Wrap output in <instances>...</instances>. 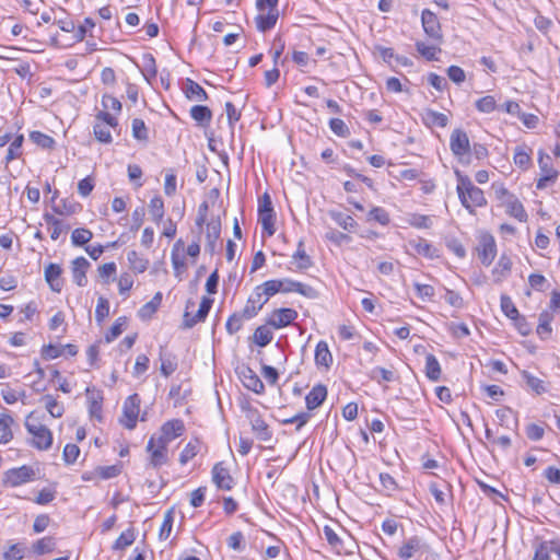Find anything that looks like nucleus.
<instances>
[{
    "instance_id": "nucleus-54",
    "label": "nucleus",
    "mask_w": 560,
    "mask_h": 560,
    "mask_svg": "<svg viewBox=\"0 0 560 560\" xmlns=\"http://www.w3.org/2000/svg\"><path fill=\"white\" fill-rule=\"evenodd\" d=\"M370 377L377 383L384 382H393L395 378V374L392 370H387L385 368L376 366L371 370Z\"/></svg>"
},
{
    "instance_id": "nucleus-29",
    "label": "nucleus",
    "mask_w": 560,
    "mask_h": 560,
    "mask_svg": "<svg viewBox=\"0 0 560 560\" xmlns=\"http://www.w3.org/2000/svg\"><path fill=\"white\" fill-rule=\"evenodd\" d=\"M505 206L510 215L517 219L520 222L527 221L528 215L522 202L515 196L510 197V200H505Z\"/></svg>"
},
{
    "instance_id": "nucleus-25",
    "label": "nucleus",
    "mask_w": 560,
    "mask_h": 560,
    "mask_svg": "<svg viewBox=\"0 0 560 560\" xmlns=\"http://www.w3.org/2000/svg\"><path fill=\"white\" fill-rule=\"evenodd\" d=\"M512 259L509 255L502 254L492 270V275L495 282L503 281L511 272Z\"/></svg>"
},
{
    "instance_id": "nucleus-14",
    "label": "nucleus",
    "mask_w": 560,
    "mask_h": 560,
    "mask_svg": "<svg viewBox=\"0 0 560 560\" xmlns=\"http://www.w3.org/2000/svg\"><path fill=\"white\" fill-rule=\"evenodd\" d=\"M268 302L267 298L262 294L260 289L256 287L253 293L248 296L246 304L243 308V316L245 319H250L257 315L262 306Z\"/></svg>"
},
{
    "instance_id": "nucleus-64",
    "label": "nucleus",
    "mask_w": 560,
    "mask_h": 560,
    "mask_svg": "<svg viewBox=\"0 0 560 560\" xmlns=\"http://www.w3.org/2000/svg\"><path fill=\"white\" fill-rule=\"evenodd\" d=\"M425 120L428 124H432L442 128L445 127L448 122V118L445 114L434 110H428L425 113Z\"/></svg>"
},
{
    "instance_id": "nucleus-63",
    "label": "nucleus",
    "mask_w": 560,
    "mask_h": 560,
    "mask_svg": "<svg viewBox=\"0 0 560 560\" xmlns=\"http://www.w3.org/2000/svg\"><path fill=\"white\" fill-rule=\"evenodd\" d=\"M132 136L137 140H141V141L148 140V128L142 119L135 118L132 120Z\"/></svg>"
},
{
    "instance_id": "nucleus-11",
    "label": "nucleus",
    "mask_w": 560,
    "mask_h": 560,
    "mask_svg": "<svg viewBox=\"0 0 560 560\" xmlns=\"http://www.w3.org/2000/svg\"><path fill=\"white\" fill-rule=\"evenodd\" d=\"M450 149L452 153L462 159L470 152V142L467 133L462 129H455L450 137Z\"/></svg>"
},
{
    "instance_id": "nucleus-13",
    "label": "nucleus",
    "mask_w": 560,
    "mask_h": 560,
    "mask_svg": "<svg viewBox=\"0 0 560 560\" xmlns=\"http://www.w3.org/2000/svg\"><path fill=\"white\" fill-rule=\"evenodd\" d=\"M298 318V312L293 308L281 307L272 311L267 324L276 329L287 327Z\"/></svg>"
},
{
    "instance_id": "nucleus-26",
    "label": "nucleus",
    "mask_w": 560,
    "mask_h": 560,
    "mask_svg": "<svg viewBox=\"0 0 560 560\" xmlns=\"http://www.w3.org/2000/svg\"><path fill=\"white\" fill-rule=\"evenodd\" d=\"M278 18H279L278 9L268 10V12L266 14L264 12H261L255 19L257 30L260 32H266L268 30H271L276 25Z\"/></svg>"
},
{
    "instance_id": "nucleus-27",
    "label": "nucleus",
    "mask_w": 560,
    "mask_h": 560,
    "mask_svg": "<svg viewBox=\"0 0 560 560\" xmlns=\"http://www.w3.org/2000/svg\"><path fill=\"white\" fill-rule=\"evenodd\" d=\"M161 373L168 377L177 369V359L173 353L166 352L164 347L160 348Z\"/></svg>"
},
{
    "instance_id": "nucleus-17",
    "label": "nucleus",
    "mask_w": 560,
    "mask_h": 560,
    "mask_svg": "<svg viewBox=\"0 0 560 560\" xmlns=\"http://www.w3.org/2000/svg\"><path fill=\"white\" fill-rule=\"evenodd\" d=\"M91 267L90 261L83 257H77L71 262L72 278L77 285L84 287L88 283L86 271Z\"/></svg>"
},
{
    "instance_id": "nucleus-55",
    "label": "nucleus",
    "mask_w": 560,
    "mask_h": 560,
    "mask_svg": "<svg viewBox=\"0 0 560 560\" xmlns=\"http://www.w3.org/2000/svg\"><path fill=\"white\" fill-rule=\"evenodd\" d=\"M257 287L269 301L271 296L280 293V279L267 280Z\"/></svg>"
},
{
    "instance_id": "nucleus-24",
    "label": "nucleus",
    "mask_w": 560,
    "mask_h": 560,
    "mask_svg": "<svg viewBox=\"0 0 560 560\" xmlns=\"http://www.w3.org/2000/svg\"><path fill=\"white\" fill-rule=\"evenodd\" d=\"M221 234V222L219 219H211L207 223V233H206V249L211 254L214 253L217 247V242L220 238Z\"/></svg>"
},
{
    "instance_id": "nucleus-36",
    "label": "nucleus",
    "mask_w": 560,
    "mask_h": 560,
    "mask_svg": "<svg viewBox=\"0 0 560 560\" xmlns=\"http://www.w3.org/2000/svg\"><path fill=\"white\" fill-rule=\"evenodd\" d=\"M162 302V294L161 292H158L151 301L145 303L140 307L138 311V315L142 319L151 318V316L158 311L159 306Z\"/></svg>"
},
{
    "instance_id": "nucleus-61",
    "label": "nucleus",
    "mask_w": 560,
    "mask_h": 560,
    "mask_svg": "<svg viewBox=\"0 0 560 560\" xmlns=\"http://www.w3.org/2000/svg\"><path fill=\"white\" fill-rule=\"evenodd\" d=\"M245 317L243 316V312L242 313H234V314H232L228 318L226 324H225L228 332L230 335H233V334L237 332L242 328L243 319Z\"/></svg>"
},
{
    "instance_id": "nucleus-33",
    "label": "nucleus",
    "mask_w": 560,
    "mask_h": 560,
    "mask_svg": "<svg viewBox=\"0 0 560 560\" xmlns=\"http://www.w3.org/2000/svg\"><path fill=\"white\" fill-rule=\"evenodd\" d=\"M24 142L23 135H16L11 141L8 148L7 155L4 158V162L8 165L15 159H19L22 155V144Z\"/></svg>"
},
{
    "instance_id": "nucleus-56",
    "label": "nucleus",
    "mask_w": 560,
    "mask_h": 560,
    "mask_svg": "<svg viewBox=\"0 0 560 560\" xmlns=\"http://www.w3.org/2000/svg\"><path fill=\"white\" fill-rule=\"evenodd\" d=\"M410 246L412 247V249L419 254V255H422L424 257H429V258H432L434 256L433 252V247L430 243H428L425 240H418V241H412L410 242Z\"/></svg>"
},
{
    "instance_id": "nucleus-28",
    "label": "nucleus",
    "mask_w": 560,
    "mask_h": 560,
    "mask_svg": "<svg viewBox=\"0 0 560 560\" xmlns=\"http://www.w3.org/2000/svg\"><path fill=\"white\" fill-rule=\"evenodd\" d=\"M161 431L165 436L171 439V441L179 438L185 432V424L180 419L168 420L161 427Z\"/></svg>"
},
{
    "instance_id": "nucleus-16",
    "label": "nucleus",
    "mask_w": 560,
    "mask_h": 560,
    "mask_svg": "<svg viewBox=\"0 0 560 560\" xmlns=\"http://www.w3.org/2000/svg\"><path fill=\"white\" fill-rule=\"evenodd\" d=\"M240 378L247 389L256 394H262L265 392L262 381L250 368L243 366L240 371Z\"/></svg>"
},
{
    "instance_id": "nucleus-41",
    "label": "nucleus",
    "mask_w": 560,
    "mask_h": 560,
    "mask_svg": "<svg viewBox=\"0 0 560 560\" xmlns=\"http://www.w3.org/2000/svg\"><path fill=\"white\" fill-rule=\"evenodd\" d=\"M149 213L156 224L162 221L164 217V201L160 196H155L150 200Z\"/></svg>"
},
{
    "instance_id": "nucleus-12",
    "label": "nucleus",
    "mask_w": 560,
    "mask_h": 560,
    "mask_svg": "<svg viewBox=\"0 0 560 560\" xmlns=\"http://www.w3.org/2000/svg\"><path fill=\"white\" fill-rule=\"evenodd\" d=\"M477 253L480 261L485 266H490L497 255V245L491 234H485L480 237Z\"/></svg>"
},
{
    "instance_id": "nucleus-53",
    "label": "nucleus",
    "mask_w": 560,
    "mask_h": 560,
    "mask_svg": "<svg viewBox=\"0 0 560 560\" xmlns=\"http://www.w3.org/2000/svg\"><path fill=\"white\" fill-rule=\"evenodd\" d=\"M368 221H375L381 225H387L390 221L388 212L381 207H373L369 214Z\"/></svg>"
},
{
    "instance_id": "nucleus-49",
    "label": "nucleus",
    "mask_w": 560,
    "mask_h": 560,
    "mask_svg": "<svg viewBox=\"0 0 560 560\" xmlns=\"http://www.w3.org/2000/svg\"><path fill=\"white\" fill-rule=\"evenodd\" d=\"M136 539L135 530L132 528H128L127 530L122 532L119 537L114 542L113 548L116 550H122L126 547L133 544Z\"/></svg>"
},
{
    "instance_id": "nucleus-21",
    "label": "nucleus",
    "mask_w": 560,
    "mask_h": 560,
    "mask_svg": "<svg viewBox=\"0 0 560 560\" xmlns=\"http://www.w3.org/2000/svg\"><path fill=\"white\" fill-rule=\"evenodd\" d=\"M327 397V388L323 384L315 385L305 397L306 408L314 410L318 408Z\"/></svg>"
},
{
    "instance_id": "nucleus-19",
    "label": "nucleus",
    "mask_w": 560,
    "mask_h": 560,
    "mask_svg": "<svg viewBox=\"0 0 560 560\" xmlns=\"http://www.w3.org/2000/svg\"><path fill=\"white\" fill-rule=\"evenodd\" d=\"M45 280L48 283L49 288L54 292H60L62 289V279L61 273L62 269L58 264L50 262L45 267Z\"/></svg>"
},
{
    "instance_id": "nucleus-5",
    "label": "nucleus",
    "mask_w": 560,
    "mask_h": 560,
    "mask_svg": "<svg viewBox=\"0 0 560 560\" xmlns=\"http://www.w3.org/2000/svg\"><path fill=\"white\" fill-rule=\"evenodd\" d=\"M538 165L540 170V178L538 179L537 189H544L549 182H555L559 175L558 171L553 168L552 158L544 150L538 151Z\"/></svg>"
},
{
    "instance_id": "nucleus-8",
    "label": "nucleus",
    "mask_w": 560,
    "mask_h": 560,
    "mask_svg": "<svg viewBox=\"0 0 560 560\" xmlns=\"http://www.w3.org/2000/svg\"><path fill=\"white\" fill-rule=\"evenodd\" d=\"M291 292H296L310 300H315L318 298V291L312 285L289 278L280 279V293Z\"/></svg>"
},
{
    "instance_id": "nucleus-7",
    "label": "nucleus",
    "mask_w": 560,
    "mask_h": 560,
    "mask_svg": "<svg viewBox=\"0 0 560 560\" xmlns=\"http://www.w3.org/2000/svg\"><path fill=\"white\" fill-rule=\"evenodd\" d=\"M421 23L424 33L438 43L443 42V33L440 21L435 13L429 9H424L421 13Z\"/></svg>"
},
{
    "instance_id": "nucleus-40",
    "label": "nucleus",
    "mask_w": 560,
    "mask_h": 560,
    "mask_svg": "<svg viewBox=\"0 0 560 560\" xmlns=\"http://www.w3.org/2000/svg\"><path fill=\"white\" fill-rule=\"evenodd\" d=\"M13 423V418L10 415L2 413L0 416V443H8L12 440L13 433L11 430V424Z\"/></svg>"
},
{
    "instance_id": "nucleus-46",
    "label": "nucleus",
    "mask_w": 560,
    "mask_h": 560,
    "mask_svg": "<svg viewBox=\"0 0 560 560\" xmlns=\"http://www.w3.org/2000/svg\"><path fill=\"white\" fill-rule=\"evenodd\" d=\"M93 237V233L85 228L73 230L71 234V242L74 246H83L89 243Z\"/></svg>"
},
{
    "instance_id": "nucleus-50",
    "label": "nucleus",
    "mask_w": 560,
    "mask_h": 560,
    "mask_svg": "<svg viewBox=\"0 0 560 560\" xmlns=\"http://www.w3.org/2000/svg\"><path fill=\"white\" fill-rule=\"evenodd\" d=\"M126 325H127V317H125V316L118 317L115 320V323L113 324V326L110 327V329L108 330V332L105 335L106 342L114 341L124 331Z\"/></svg>"
},
{
    "instance_id": "nucleus-51",
    "label": "nucleus",
    "mask_w": 560,
    "mask_h": 560,
    "mask_svg": "<svg viewBox=\"0 0 560 560\" xmlns=\"http://www.w3.org/2000/svg\"><path fill=\"white\" fill-rule=\"evenodd\" d=\"M272 338V332L266 326L257 327L254 332V341L259 347H266L271 342Z\"/></svg>"
},
{
    "instance_id": "nucleus-1",
    "label": "nucleus",
    "mask_w": 560,
    "mask_h": 560,
    "mask_svg": "<svg viewBox=\"0 0 560 560\" xmlns=\"http://www.w3.org/2000/svg\"><path fill=\"white\" fill-rule=\"evenodd\" d=\"M457 174V194L463 207L468 210L469 213H474L476 208H480L487 205V199L483 191L475 186L468 176Z\"/></svg>"
},
{
    "instance_id": "nucleus-3",
    "label": "nucleus",
    "mask_w": 560,
    "mask_h": 560,
    "mask_svg": "<svg viewBox=\"0 0 560 560\" xmlns=\"http://www.w3.org/2000/svg\"><path fill=\"white\" fill-rule=\"evenodd\" d=\"M118 125L116 117L108 112H100L96 115V122L93 127L94 135L100 142L110 143L112 133L110 128H116Z\"/></svg>"
},
{
    "instance_id": "nucleus-62",
    "label": "nucleus",
    "mask_w": 560,
    "mask_h": 560,
    "mask_svg": "<svg viewBox=\"0 0 560 560\" xmlns=\"http://www.w3.org/2000/svg\"><path fill=\"white\" fill-rule=\"evenodd\" d=\"M329 128L338 137L346 138L350 135L348 126L340 118H331L329 120Z\"/></svg>"
},
{
    "instance_id": "nucleus-18",
    "label": "nucleus",
    "mask_w": 560,
    "mask_h": 560,
    "mask_svg": "<svg viewBox=\"0 0 560 560\" xmlns=\"http://www.w3.org/2000/svg\"><path fill=\"white\" fill-rule=\"evenodd\" d=\"M147 451L150 453L149 466L159 468L167 462V450L163 446H155V435H152L148 442Z\"/></svg>"
},
{
    "instance_id": "nucleus-47",
    "label": "nucleus",
    "mask_w": 560,
    "mask_h": 560,
    "mask_svg": "<svg viewBox=\"0 0 560 560\" xmlns=\"http://www.w3.org/2000/svg\"><path fill=\"white\" fill-rule=\"evenodd\" d=\"M417 51L427 60L433 61L439 60L438 54L441 52V49L436 46H429L423 42L416 43Z\"/></svg>"
},
{
    "instance_id": "nucleus-58",
    "label": "nucleus",
    "mask_w": 560,
    "mask_h": 560,
    "mask_svg": "<svg viewBox=\"0 0 560 560\" xmlns=\"http://www.w3.org/2000/svg\"><path fill=\"white\" fill-rule=\"evenodd\" d=\"M25 555V547L23 544H12L8 550L3 552L4 560H22Z\"/></svg>"
},
{
    "instance_id": "nucleus-4",
    "label": "nucleus",
    "mask_w": 560,
    "mask_h": 560,
    "mask_svg": "<svg viewBox=\"0 0 560 560\" xmlns=\"http://www.w3.org/2000/svg\"><path fill=\"white\" fill-rule=\"evenodd\" d=\"M259 222L262 230L271 236L275 234V212L270 196L265 192L258 201Z\"/></svg>"
},
{
    "instance_id": "nucleus-52",
    "label": "nucleus",
    "mask_w": 560,
    "mask_h": 560,
    "mask_svg": "<svg viewBox=\"0 0 560 560\" xmlns=\"http://www.w3.org/2000/svg\"><path fill=\"white\" fill-rule=\"evenodd\" d=\"M198 451V440L188 442L179 455V463L182 465L187 464L191 458H194L197 455Z\"/></svg>"
},
{
    "instance_id": "nucleus-10",
    "label": "nucleus",
    "mask_w": 560,
    "mask_h": 560,
    "mask_svg": "<svg viewBox=\"0 0 560 560\" xmlns=\"http://www.w3.org/2000/svg\"><path fill=\"white\" fill-rule=\"evenodd\" d=\"M247 418L249 419L252 431L258 440L267 442L271 439L272 432L257 409L249 408L247 410Z\"/></svg>"
},
{
    "instance_id": "nucleus-60",
    "label": "nucleus",
    "mask_w": 560,
    "mask_h": 560,
    "mask_svg": "<svg viewBox=\"0 0 560 560\" xmlns=\"http://www.w3.org/2000/svg\"><path fill=\"white\" fill-rule=\"evenodd\" d=\"M408 223L417 229H430L432 220L429 215L413 213L409 217Z\"/></svg>"
},
{
    "instance_id": "nucleus-20",
    "label": "nucleus",
    "mask_w": 560,
    "mask_h": 560,
    "mask_svg": "<svg viewBox=\"0 0 560 560\" xmlns=\"http://www.w3.org/2000/svg\"><path fill=\"white\" fill-rule=\"evenodd\" d=\"M291 262L294 265V270L296 271L307 270L313 266L312 258L305 252L303 240L299 241Z\"/></svg>"
},
{
    "instance_id": "nucleus-59",
    "label": "nucleus",
    "mask_w": 560,
    "mask_h": 560,
    "mask_svg": "<svg viewBox=\"0 0 560 560\" xmlns=\"http://www.w3.org/2000/svg\"><path fill=\"white\" fill-rule=\"evenodd\" d=\"M476 108L480 113L490 114L497 108V101L491 95L483 96L476 102Z\"/></svg>"
},
{
    "instance_id": "nucleus-15",
    "label": "nucleus",
    "mask_w": 560,
    "mask_h": 560,
    "mask_svg": "<svg viewBox=\"0 0 560 560\" xmlns=\"http://www.w3.org/2000/svg\"><path fill=\"white\" fill-rule=\"evenodd\" d=\"M212 303L213 300L211 298L203 296L195 315H191L189 312H185L183 320L184 328H191L199 322H203L209 314Z\"/></svg>"
},
{
    "instance_id": "nucleus-38",
    "label": "nucleus",
    "mask_w": 560,
    "mask_h": 560,
    "mask_svg": "<svg viewBox=\"0 0 560 560\" xmlns=\"http://www.w3.org/2000/svg\"><path fill=\"white\" fill-rule=\"evenodd\" d=\"M514 164L518 166L522 170H527L530 165V149L526 148L525 145H518L515 148L514 156H513Z\"/></svg>"
},
{
    "instance_id": "nucleus-2",
    "label": "nucleus",
    "mask_w": 560,
    "mask_h": 560,
    "mask_svg": "<svg viewBox=\"0 0 560 560\" xmlns=\"http://www.w3.org/2000/svg\"><path fill=\"white\" fill-rule=\"evenodd\" d=\"M25 429L32 435L30 444L38 451H47L52 445V433L43 423L34 418V413L31 412L25 419Z\"/></svg>"
},
{
    "instance_id": "nucleus-42",
    "label": "nucleus",
    "mask_w": 560,
    "mask_h": 560,
    "mask_svg": "<svg viewBox=\"0 0 560 560\" xmlns=\"http://www.w3.org/2000/svg\"><path fill=\"white\" fill-rule=\"evenodd\" d=\"M30 139L39 148L51 150L55 148L56 141L50 136L40 131H32Z\"/></svg>"
},
{
    "instance_id": "nucleus-31",
    "label": "nucleus",
    "mask_w": 560,
    "mask_h": 560,
    "mask_svg": "<svg viewBox=\"0 0 560 560\" xmlns=\"http://www.w3.org/2000/svg\"><path fill=\"white\" fill-rule=\"evenodd\" d=\"M552 319V314L547 311H544L539 314L536 332L541 339H547L551 335L552 328L550 324Z\"/></svg>"
},
{
    "instance_id": "nucleus-48",
    "label": "nucleus",
    "mask_w": 560,
    "mask_h": 560,
    "mask_svg": "<svg viewBox=\"0 0 560 560\" xmlns=\"http://www.w3.org/2000/svg\"><path fill=\"white\" fill-rule=\"evenodd\" d=\"M55 547H56V542L52 537H44V538L38 539L33 545V551L36 555H44V553L51 552L55 549Z\"/></svg>"
},
{
    "instance_id": "nucleus-23",
    "label": "nucleus",
    "mask_w": 560,
    "mask_h": 560,
    "mask_svg": "<svg viewBox=\"0 0 560 560\" xmlns=\"http://www.w3.org/2000/svg\"><path fill=\"white\" fill-rule=\"evenodd\" d=\"M86 396L89 400V412L92 418L102 420V404H103V395L100 390H95L93 388H86Z\"/></svg>"
},
{
    "instance_id": "nucleus-44",
    "label": "nucleus",
    "mask_w": 560,
    "mask_h": 560,
    "mask_svg": "<svg viewBox=\"0 0 560 560\" xmlns=\"http://www.w3.org/2000/svg\"><path fill=\"white\" fill-rule=\"evenodd\" d=\"M42 400L45 402V407L51 417H54V418L62 417V415L65 412V408L51 395L43 396Z\"/></svg>"
},
{
    "instance_id": "nucleus-57",
    "label": "nucleus",
    "mask_w": 560,
    "mask_h": 560,
    "mask_svg": "<svg viewBox=\"0 0 560 560\" xmlns=\"http://www.w3.org/2000/svg\"><path fill=\"white\" fill-rule=\"evenodd\" d=\"M500 303L501 310L506 317L513 320L515 317L520 315L518 310L516 308L515 304L513 303L510 296L501 295Z\"/></svg>"
},
{
    "instance_id": "nucleus-22",
    "label": "nucleus",
    "mask_w": 560,
    "mask_h": 560,
    "mask_svg": "<svg viewBox=\"0 0 560 560\" xmlns=\"http://www.w3.org/2000/svg\"><path fill=\"white\" fill-rule=\"evenodd\" d=\"M212 479L218 488L223 490H231L233 479L229 470L223 467L222 463H217L212 469Z\"/></svg>"
},
{
    "instance_id": "nucleus-43",
    "label": "nucleus",
    "mask_w": 560,
    "mask_h": 560,
    "mask_svg": "<svg viewBox=\"0 0 560 560\" xmlns=\"http://www.w3.org/2000/svg\"><path fill=\"white\" fill-rule=\"evenodd\" d=\"M330 218L346 231H353L357 226L355 220L351 215L342 212L331 211Z\"/></svg>"
},
{
    "instance_id": "nucleus-9",
    "label": "nucleus",
    "mask_w": 560,
    "mask_h": 560,
    "mask_svg": "<svg viewBox=\"0 0 560 560\" xmlns=\"http://www.w3.org/2000/svg\"><path fill=\"white\" fill-rule=\"evenodd\" d=\"M35 471L32 467L23 465L18 468L9 469L4 474V483L10 487H18L33 480Z\"/></svg>"
},
{
    "instance_id": "nucleus-32",
    "label": "nucleus",
    "mask_w": 560,
    "mask_h": 560,
    "mask_svg": "<svg viewBox=\"0 0 560 560\" xmlns=\"http://www.w3.org/2000/svg\"><path fill=\"white\" fill-rule=\"evenodd\" d=\"M441 365L432 353L425 355V376L433 382H436L441 377Z\"/></svg>"
},
{
    "instance_id": "nucleus-45",
    "label": "nucleus",
    "mask_w": 560,
    "mask_h": 560,
    "mask_svg": "<svg viewBox=\"0 0 560 560\" xmlns=\"http://www.w3.org/2000/svg\"><path fill=\"white\" fill-rule=\"evenodd\" d=\"M127 259L130 264V268L137 272H143L148 268L149 260L141 257L136 250L129 252Z\"/></svg>"
},
{
    "instance_id": "nucleus-39",
    "label": "nucleus",
    "mask_w": 560,
    "mask_h": 560,
    "mask_svg": "<svg viewBox=\"0 0 560 560\" xmlns=\"http://www.w3.org/2000/svg\"><path fill=\"white\" fill-rule=\"evenodd\" d=\"M522 377L526 382V385L537 395H541L547 392V386L545 382L534 376L528 371H522Z\"/></svg>"
},
{
    "instance_id": "nucleus-34",
    "label": "nucleus",
    "mask_w": 560,
    "mask_h": 560,
    "mask_svg": "<svg viewBox=\"0 0 560 560\" xmlns=\"http://www.w3.org/2000/svg\"><path fill=\"white\" fill-rule=\"evenodd\" d=\"M191 118L201 126H207L212 119L211 110L203 105H195L190 109Z\"/></svg>"
},
{
    "instance_id": "nucleus-35",
    "label": "nucleus",
    "mask_w": 560,
    "mask_h": 560,
    "mask_svg": "<svg viewBox=\"0 0 560 560\" xmlns=\"http://www.w3.org/2000/svg\"><path fill=\"white\" fill-rule=\"evenodd\" d=\"M315 362L317 365L328 368L332 362V357L329 351L328 345L325 341H319L315 349Z\"/></svg>"
},
{
    "instance_id": "nucleus-6",
    "label": "nucleus",
    "mask_w": 560,
    "mask_h": 560,
    "mask_svg": "<svg viewBox=\"0 0 560 560\" xmlns=\"http://www.w3.org/2000/svg\"><path fill=\"white\" fill-rule=\"evenodd\" d=\"M140 402L141 399L138 394L128 396L124 402L120 423L128 430H132L137 425V420L140 412Z\"/></svg>"
},
{
    "instance_id": "nucleus-30",
    "label": "nucleus",
    "mask_w": 560,
    "mask_h": 560,
    "mask_svg": "<svg viewBox=\"0 0 560 560\" xmlns=\"http://www.w3.org/2000/svg\"><path fill=\"white\" fill-rule=\"evenodd\" d=\"M185 94L187 98L198 102H202L208 98L207 92L203 88L191 79L186 80Z\"/></svg>"
},
{
    "instance_id": "nucleus-37",
    "label": "nucleus",
    "mask_w": 560,
    "mask_h": 560,
    "mask_svg": "<svg viewBox=\"0 0 560 560\" xmlns=\"http://www.w3.org/2000/svg\"><path fill=\"white\" fill-rule=\"evenodd\" d=\"M421 548V540L418 537L409 538L399 549L398 556L407 560L415 556L417 551Z\"/></svg>"
}]
</instances>
